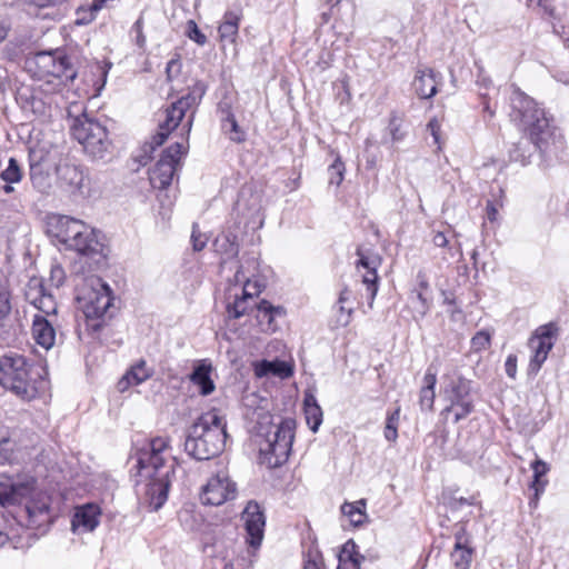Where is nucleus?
I'll return each instance as SVG.
<instances>
[{"instance_id": "obj_7", "label": "nucleus", "mask_w": 569, "mask_h": 569, "mask_svg": "<svg viewBox=\"0 0 569 569\" xmlns=\"http://www.w3.org/2000/svg\"><path fill=\"white\" fill-rule=\"evenodd\" d=\"M71 133L84 151L96 159L104 158L111 146L106 127L87 114L73 120Z\"/></svg>"}, {"instance_id": "obj_15", "label": "nucleus", "mask_w": 569, "mask_h": 569, "mask_svg": "<svg viewBox=\"0 0 569 569\" xmlns=\"http://www.w3.org/2000/svg\"><path fill=\"white\" fill-rule=\"evenodd\" d=\"M241 520L248 535L247 542L257 549L262 542L266 526V516L258 502L251 500L247 503Z\"/></svg>"}, {"instance_id": "obj_62", "label": "nucleus", "mask_w": 569, "mask_h": 569, "mask_svg": "<svg viewBox=\"0 0 569 569\" xmlns=\"http://www.w3.org/2000/svg\"><path fill=\"white\" fill-rule=\"evenodd\" d=\"M10 30V23L7 20H0V43L7 38Z\"/></svg>"}, {"instance_id": "obj_28", "label": "nucleus", "mask_w": 569, "mask_h": 569, "mask_svg": "<svg viewBox=\"0 0 569 569\" xmlns=\"http://www.w3.org/2000/svg\"><path fill=\"white\" fill-rule=\"evenodd\" d=\"M32 336L36 342L44 349H50L54 345L56 331L43 316H34L32 323Z\"/></svg>"}, {"instance_id": "obj_23", "label": "nucleus", "mask_w": 569, "mask_h": 569, "mask_svg": "<svg viewBox=\"0 0 569 569\" xmlns=\"http://www.w3.org/2000/svg\"><path fill=\"white\" fill-rule=\"evenodd\" d=\"M357 254L359 256V260L357 262V267H362L367 269L366 274L362 277V282L367 286V290L369 291V306H372L373 299L378 291V274L377 267L380 263L378 257H367L362 253L361 249L357 250Z\"/></svg>"}, {"instance_id": "obj_20", "label": "nucleus", "mask_w": 569, "mask_h": 569, "mask_svg": "<svg viewBox=\"0 0 569 569\" xmlns=\"http://www.w3.org/2000/svg\"><path fill=\"white\" fill-rule=\"evenodd\" d=\"M26 299L47 316L53 315L57 311V303L52 295L47 293L40 279L33 278L28 282Z\"/></svg>"}, {"instance_id": "obj_2", "label": "nucleus", "mask_w": 569, "mask_h": 569, "mask_svg": "<svg viewBox=\"0 0 569 569\" xmlns=\"http://www.w3.org/2000/svg\"><path fill=\"white\" fill-rule=\"evenodd\" d=\"M227 438L226 418L218 409H211L189 428L184 450L197 460H209L223 451Z\"/></svg>"}, {"instance_id": "obj_14", "label": "nucleus", "mask_w": 569, "mask_h": 569, "mask_svg": "<svg viewBox=\"0 0 569 569\" xmlns=\"http://www.w3.org/2000/svg\"><path fill=\"white\" fill-rule=\"evenodd\" d=\"M237 495L236 483L226 475L211 477L202 489L201 501L209 506H221Z\"/></svg>"}, {"instance_id": "obj_40", "label": "nucleus", "mask_w": 569, "mask_h": 569, "mask_svg": "<svg viewBox=\"0 0 569 569\" xmlns=\"http://www.w3.org/2000/svg\"><path fill=\"white\" fill-rule=\"evenodd\" d=\"M30 179L33 187L41 192H46L51 186L49 174L46 173L39 164H32L30 167Z\"/></svg>"}, {"instance_id": "obj_50", "label": "nucleus", "mask_w": 569, "mask_h": 569, "mask_svg": "<svg viewBox=\"0 0 569 569\" xmlns=\"http://www.w3.org/2000/svg\"><path fill=\"white\" fill-rule=\"evenodd\" d=\"M191 241L194 251H201L206 247L208 241V238L204 234L200 233V231L198 230V226L196 223H193L192 226Z\"/></svg>"}, {"instance_id": "obj_1", "label": "nucleus", "mask_w": 569, "mask_h": 569, "mask_svg": "<svg viewBox=\"0 0 569 569\" xmlns=\"http://www.w3.org/2000/svg\"><path fill=\"white\" fill-rule=\"evenodd\" d=\"M510 119L528 132L533 147L547 152L562 147V136L551 123L543 109L518 88L510 97Z\"/></svg>"}, {"instance_id": "obj_13", "label": "nucleus", "mask_w": 569, "mask_h": 569, "mask_svg": "<svg viewBox=\"0 0 569 569\" xmlns=\"http://www.w3.org/2000/svg\"><path fill=\"white\" fill-rule=\"evenodd\" d=\"M48 232L67 248L77 247L76 238L87 230L88 224L69 216L53 214L48 218Z\"/></svg>"}, {"instance_id": "obj_59", "label": "nucleus", "mask_w": 569, "mask_h": 569, "mask_svg": "<svg viewBox=\"0 0 569 569\" xmlns=\"http://www.w3.org/2000/svg\"><path fill=\"white\" fill-rule=\"evenodd\" d=\"M96 12L97 11H92V4L90 6V9L88 11L87 10H78L77 23L86 24V23L91 22L94 18Z\"/></svg>"}, {"instance_id": "obj_12", "label": "nucleus", "mask_w": 569, "mask_h": 569, "mask_svg": "<svg viewBox=\"0 0 569 569\" xmlns=\"http://www.w3.org/2000/svg\"><path fill=\"white\" fill-rule=\"evenodd\" d=\"M30 476H3L0 479V506L9 507L20 503L30 496L34 488Z\"/></svg>"}, {"instance_id": "obj_57", "label": "nucleus", "mask_w": 569, "mask_h": 569, "mask_svg": "<svg viewBox=\"0 0 569 569\" xmlns=\"http://www.w3.org/2000/svg\"><path fill=\"white\" fill-rule=\"evenodd\" d=\"M440 128L441 126L437 118H432L427 124V129L430 131L433 137V141L437 144L440 143Z\"/></svg>"}, {"instance_id": "obj_27", "label": "nucleus", "mask_w": 569, "mask_h": 569, "mask_svg": "<svg viewBox=\"0 0 569 569\" xmlns=\"http://www.w3.org/2000/svg\"><path fill=\"white\" fill-rule=\"evenodd\" d=\"M212 366L207 360L200 361L190 375V380L198 386L202 396H208L214 391V382L211 379Z\"/></svg>"}, {"instance_id": "obj_35", "label": "nucleus", "mask_w": 569, "mask_h": 569, "mask_svg": "<svg viewBox=\"0 0 569 569\" xmlns=\"http://www.w3.org/2000/svg\"><path fill=\"white\" fill-rule=\"evenodd\" d=\"M256 318L260 325H266L267 329L273 330L272 322L277 316L283 315L281 307H274L267 300L254 303Z\"/></svg>"}, {"instance_id": "obj_39", "label": "nucleus", "mask_w": 569, "mask_h": 569, "mask_svg": "<svg viewBox=\"0 0 569 569\" xmlns=\"http://www.w3.org/2000/svg\"><path fill=\"white\" fill-rule=\"evenodd\" d=\"M222 129L229 134V139L233 142H242L246 139L244 132L240 129L234 116L228 112L227 117L222 120Z\"/></svg>"}, {"instance_id": "obj_61", "label": "nucleus", "mask_w": 569, "mask_h": 569, "mask_svg": "<svg viewBox=\"0 0 569 569\" xmlns=\"http://www.w3.org/2000/svg\"><path fill=\"white\" fill-rule=\"evenodd\" d=\"M432 242L435 246L443 248L448 244V239L443 232L438 231L433 234Z\"/></svg>"}, {"instance_id": "obj_43", "label": "nucleus", "mask_w": 569, "mask_h": 569, "mask_svg": "<svg viewBox=\"0 0 569 569\" xmlns=\"http://www.w3.org/2000/svg\"><path fill=\"white\" fill-rule=\"evenodd\" d=\"M529 147H530V143L527 140H522V141L515 143L512 149L509 151L510 159L512 161L526 164L528 159L531 156Z\"/></svg>"}, {"instance_id": "obj_29", "label": "nucleus", "mask_w": 569, "mask_h": 569, "mask_svg": "<svg viewBox=\"0 0 569 569\" xmlns=\"http://www.w3.org/2000/svg\"><path fill=\"white\" fill-rule=\"evenodd\" d=\"M151 375L152 370L148 368L147 362L141 359L121 378L118 382V388L120 391H124L130 385H140L144 382L151 377Z\"/></svg>"}, {"instance_id": "obj_24", "label": "nucleus", "mask_w": 569, "mask_h": 569, "mask_svg": "<svg viewBox=\"0 0 569 569\" xmlns=\"http://www.w3.org/2000/svg\"><path fill=\"white\" fill-rule=\"evenodd\" d=\"M455 548L451 558L457 569H469L472 558V548L469 537L463 527H460L455 533Z\"/></svg>"}, {"instance_id": "obj_37", "label": "nucleus", "mask_w": 569, "mask_h": 569, "mask_svg": "<svg viewBox=\"0 0 569 569\" xmlns=\"http://www.w3.org/2000/svg\"><path fill=\"white\" fill-rule=\"evenodd\" d=\"M366 500L360 499L356 502H345L341 506V512L343 516L348 517L350 522L358 527L362 525L367 520V513L365 511Z\"/></svg>"}, {"instance_id": "obj_64", "label": "nucleus", "mask_w": 569, "mask_h": 569, "mask_svg": "<svg viewBox=\"0 0 569 569\" xmlns=\"http://www.w3.org/2000/svg\"><path fill=\"white\" fill-rule=\"evenodd\" d=\"M350 295H351V292H350L347 288H345V289L340 292V296H339V300H338V302H339V303H345L347 300H349Z\"/></svg>"}, {"instance_id": "obj_6", "label": "nucleus", "mask_w": 569, "mask_h": 569, "mask_svg": "<svg viewBox=\"0 0 569 569\" xmlns=\"http://www.w3.org/2000/svg\"><path fill=\"white\" fill-rule=\"evenodd\" d=\"M77 299L87 319V327L94 332L99 331L113 300L109 286L100 278H91Z\"/></svg>"}, {"instance_id": "obj_38", "label": "nucleus", "mask_w": 569, "mask_h": 569, "mask_svg": "<svg viewBox=\"0 0 569 569\" xmlns=\"http://www.w3.org/2000/svg\"><path fill=\"white\" fill-rule=\"evenodd\" d=\"M533 470V480L530 488L535 490V499H538L539 495L545 490L547 481H542L540 478L549 470L548 465L541 459H536L531 463Z\"/></svg>"}, {"instance_id": "obj_48", "label": "nucleus", "mask_w": 569, "mask_h": 569, "mask_svg": "<svg viewBox=\"0 0 569 569\" xmlns=\"http://www.w3.org/2000/svg\"><path fill=\"white\" fill-rule=\"evenodd\" d=\"M187 36L189 39L198 43L199 46H203L207 43V37L200 31L197 23L193 20H189L187 22Z\"/></svg>"}, {"instance_id": "obj_4", "label": "nucleus", "mask_w": 569, "mask_h": 569, "mask_svg": "<svg viewBox=\"0 0 569 569\" xmlns=\"http://www.w3.org/2000/svg\"><path fill=\"white\" fill-rule=\"evenodd\" d=\"M33 366L24 356L8 353L0 358V385L24 400L36 398L39 392L38 381L33 377Z\"/></svg>"}, {"instance_id": "obj_46", "label": "nucleus", "mask_w": 569, "mask_h": 569, "mask_svg": "<svg viewBox=\"0 0 569 569\" xmlns=\"http://www.w3.org/2000/svg\"><path fill=\"white\" fill-rule=\"evenodd\" d=\"M345 164L341 161L340 157L337 156L333 162L328 168L329 183L340 186L345 177Z\"/></svg>"}, {"instance_id": "obj_53", "label": "nucleus", "mask_w": 569, "mask_h": 569, "mask_svg": "<svg viewBox=\"0 0 569 569\" xmlns=\"http://www.w3.org/2000/svg\"><path fill=\"white\" fill-rule=\"evenodd\" d=\"M490 336L485 331L478 332L472 339L471 345L475 350H481L489 346Z\"/></svg>"}, {"instance_id": "obj_41", "label": "nucleus", "mask_w": 569, "mask_h": 569, "mask_svg": "<svg viewBox=\"0 0 569 569\" xmlns=\"http://www.w3.org/2000/svg\"><path fill=\"white\" fill-rule=\"evenodd\" d=\"M387 130L391 137L392 143L402 141L406 137V131L403 129V119L396 112L391 113Z\"/></svg>"}, {"instance_id": "obj_55", "label": "nucleus", "mask_w": 569, "mask_h": 569, "mask_svg": "<svg viewBox=\"0 0 569 569\" xmlns=\"http://www.w3.org/2000/svg\"><path fill=\"white\" fill-rule=\"evenodd\" d=\"M50 281L56 287L59 288L64 281V270L60 266H53L50 271Z\"/></svg>"}, {"instance_id": "obj_22", "label": "nucleus", "mask_w": 569, "mask_h": 569, "mask_svg": "<svg viewBox=\"0 0 569 569\" xmlns=\"http://www.w3.org/2000/svg\"><path fill=\"white\" fill-rule=\"evenodd\" d=\"M148 477L150 481L146 485L144 500L152 511L159 510L168 499L171 479Z\"/></svg>"}, {"instance_id": "obj_11", "label": "nucleus", "mask_w": 569, "mask_h": 569, "mask_svg": "<svg viewBox=\"0 0 569 569\" xmlns=\"http://www.w3.org/2000/svg\"><path fill=\"white\" fill-rule=\"evenodd\" d=\"M558 326L555 322H549L539 326L528 341L533 356L529 363V373H537L541 365L546 361L549 351L553 347V339L558 335Z\"/></svg>"}, {"instance_id": "obj_44", "label": "nucleus", "mask_w": 569, "mask_h": 569, "mask_svg": "<svg viewBox=\"0 0 569 569\" xmlns=\"http://www.w3.org/2000/svg\"><path fill=\"white\" fill-rule=\"evenodd\" d=\"M10 292L8 289V279L0 274V321L10 312Z\"/></svg>"}, {"instance_id": "obj_30", "label": "nucleus", "mask_w": 569, "mask_h": 569, "mask_svg": "<svg viewBox=\"0 0 569 569\" xmlns=\"http://www.w3.org/2000/svg\"><path fill=\"white\" fill-rule=\"evenodd\" d=\"M437 383L436 372L427 370L423 377V386L420 389L419 403L422 410L431 411L433 409L436 392L435 387Z\"/></svg>"}, {"instance_id": "obj_60", "label": "nucleus", "mask_w": 569, "mask_h": 569, "mask_svg": "<svg viewBox=\"0 0 569 569\" xmlns=\"http://www.w3.org/2000/svg\"><path fill=\"white\" fill-rule=\"evenodd\" d=\"M415 290L425 291L426 293L430 291L429 282L423 271L417 273V288Z\"/></svg>"}, {"instance_id": "obj_63", "label": "nucleus", "mask_w": 569, "mask_h": 569, "mask_svg": "<svg viewBox=\"0 0 569 569\" xmlns=\"http://www.w3.org/2000/svg\"><path fill=\"white\" fill-rule=\"evenodd\" d=\"M243 559H236L227 562L223 569H248L243 567Z\"/></svg>"}, {"instance_id": "obj_33", "label": "nucleus", "mask_w": 569, "mask_h": 569, "mask_svg": "<svg viewBox=\"0 0 569 569\" xmlns=\"http://www.w3.org/2000/svg\"><path fill=\"white\" fill-rule=\"evenodd\" d=\"M240 20V13L234 11H227L223 14V20L218 28L220 39L234 42L238 36Z\"/></svg>"}, {"instance_id": "obj_45", "label": "nucleus", "mask_w": 569, "mask_h": 569, "mask_svg": "<svg viewBox=\"0 0 569 569\" xmlns=\"http://www.w3.org/2000/svg\"><path fill=\"white\" fill-rule=\"evenodd\" d=\"M236 237L224 236L221 240L217 239L216 244L227 259L234 258L239 253V246L234 241Z\"/></svg>"}, {"instance_id": "obj_34", "label": "nucleus", "mask_w": 569, "mask_h": 569, "mask_svg": "<svg viewBox=\"0 0 569 569\" xmlns=\"http://www.w3.org/2000/svg\"><path fill=\"white\" fill-rule=\"evenodd\" d=\"M303 403L307 423L316 432L322 422V409L312 393H306Z\"/></svg>"}, {"instance_id": "obj_5", "label": "nucleus", "mask_w": 569, "mask_h": 569, "mask_svg": "<svg viewBox=\"0 0 569 569\" xmlns=\"http://www.w3.org/2000/svg\"><path fill=\"white\" fill-rule=\"evenodd\" d=\"M204 92V84L198 82L186 96L181 97L179 100L173 102L166 110V120L159 124V130L153 136L152 142L146 143L143 147L144 154L141 156V159L139 160L141 164H147V162L151 158L147 153L152 152L156 149V147L161 146L167 140L170 132L179 126L186 112L200 103Z\"/></svg>"}, {"instance_id": "obj_17", "label": "nucleus", "mask_w": 569, "mask_h": 569, "mask_svg": "<svg viewBox=\"0 0 569 569\" xmlns=\"http://www.w3.org/2000/svg\"><path fill=\"white\" fill-rule=\"evenodd\" d=\"M137 467L140 476L170 479L174 473L173 465H167L162 453L138 451Z\"/></svg>"}, {"instance_id": "obj_3", "label": "nucleus", "mask_w": 569, "mask_h": 569, "mask_svg": "<svg viewBox=\"0 0 569 569\" xmlns=\"http://www.w3.org/2000/svg\"><path fill=\"white\" fill-rule=\"evenodd\" d=\"M271 420L270 415H263L258 421V446L261 462L268 468H277L288 460L296 422L293 419H283L280 423L273 425Z\"/></svg>"}, {"instance_id": "obj_9", "label": "nucleus", "mask_w": 569, "mask_h": 569, "mask_svg": "<svg viewBox=\"0 0 569 569\" xmlns=\"http://www.w3.org/2000/svg\"><path fill=\"white\" fill-rule=\"evenodd\" d=\"M188 150V140L177 141L168 147L156 166L149 172V180L153 188H168L180 166V160Z\"/></svg>"}, {"instance_id": "obj_25", "label": "nucleus", "mask_w": 569, "mask_h": 569, "mask_svg": "<svg viewBox=\"0 0 569 569\" xmlns=\"http://www.w3.org/2000/svg\"><path fill=\"white\" fill-rule=\"evenodd\" d=\"M437 73L432 69L419 70L413 79L412 87L421 99H429L437 93Z\"/></svg>"}, {"instance_id": "obj_49", "label": "nucleus", "mask_w": 569, "mask_h": 569, "mask_svg": "<svg viewBox=\"0 0 569 569\" xmlns=\"http://www.w3.org/2000/svg\"><path fill=\"white\" fill-rule=\"evenodd\" d=\"M303 569H325L322 557L317 550L308 552Z\"/></svg>"}, {"instance_id": "obj_56", "label": "nucleus", "mask_w": 569, "mask_h": 569, "mask_svg": "<svg viewBox=\"0 0 569 569\" xmlns=\"http://www.w3.org/2000/svg\"><path fill=\"white\" fill-rule=\"evenodd\" d=\"M12 449L10 447V441L8 439H3L0 441V466L9 462L11 460Z\"/></svg>"}, {"instance_id": "obj_31", "label": "nucleus", "mask_w": 569, "mask_h": 569, "mask_svg": "<svg viewBox=\"0 0 569 569\" xmlns=\"http://www.w3.org/2000/svg\"><path fill=\"white\" fill-rule=\"evenodd\" d=\"M254 371L258 377L272 375L280 378H288L292 375L291 367L286 361L280 360H262L256 365Z\"/></svg>"}, {"instance_id": "obj_52", "label": "nucleus", "mask_w": 569, "mask_h": 569, "mask_svg": "<svg viewBox=\"0 0 569 569\" xmlns=\"http://www.w3.org/2000/svg\"><path fill=\"white\" fill-rule=\"evenodd\" d=\"M503 203L500 199L488 200L486 206L487 219L490 222H495L498 219L499 209L502 208Z\"/></svg>"}, {"instance_id": "obj_58", "label": "nucleus", "mask_w": 569, "mask_h": 569, "mask_svg": "<svg viewBox=\"0 0 569 569\" xmlns=\"http://www.w3.org/2000/svg\"><path fill=\"white\" fill-rule=\"evenodd\" d=\"M505 368L507 376L515 379L517 373V357L515 355L508 356Z\"/></svg>"}, {"instance_id": "obj_21", "label": "nucleus", "mask_w": 569, "mask_h": 569, "mask_svg": "<svg viewBox=\"0 0 569 569\" xmlns=\"http://www.w3.org/2000/svg\"><path fill=\"white\" fill-rule=\"evenodd\" d=\"M100 508L94 503L77 507L71 520L73 532H91L99 525Z\"/></svg>"}, {"instance_id": "obj_32", "label": "nucleus", "mask_w": 569, "mask_h": 569, "mask_svg": "<svg viewBox=\"0 0 569 569\" xmlns=\"http://www.w3.org/2000/svg\"><path fill=\"white\" fill-rule=\"evenodd\" d=\"M357 545L353 540H348L338 556L339 565L337 569H360L363 557L356 550Z\"/></svg>"}, {"instance_id": "obj_19", "label": "nucleus", "mask_w": 569, "mask_h": 569, "mask_svg": "<svg viewBox=\"0 0 569 569\" xmlns=\"http://www.w3.org/2000/svg\"><path fill=\"white\" fill-rule=\"evenodd\" d=\"M234 278L237 282H244L242 288V296L238 297L236 295V299L233 302H228L227 305V313L229 318L239 319L244 315H249L251 311L256 310L254 303H251L253 300V293L249 291V287L251 286L250 279L246 278L242 272V267H240Z\"/></svg>"}, {"instance_id": "obj_47", "label": "nucleus", "mask_w": 569, "mask_h": 569, "mask_svg": "<svg viewBox=\"0 0 569 569\" xmlns=\"http://www.w3.org/2000/svg\"><path fill=\"white\" fill-rule=\"evenodd\" d=\"M400 410H395L388 416L385 427V438L388 441H396L398 438V422H399Z\"/></svg>"}, {"instance_id": "obj_26", "label": "nucleus", "mask_w": 569, "mask_h": 569, "mask_svg": "<svg viewBox=\"0 0 569 569\" xmlns=\"http://www.w3.org/2000/svg\"><path fill=\"white\" fill-rule=\"evenodd\" d=\"M76 241L78 246L69 247V249H72L82 256L94 257L97 254H101L103 251V244L98 239L96 231L89 226L86 231L81 232L79 238H76Z\"/></svg>"}, {"instance_id": "obj_8", "label": "nucleus", "mask_w": 569, "mask_h": 569, "mask_svg": "<svg viewBox=\"0 0 569 569\" xmlns=\"http://www.w3.org/2000/svg\"><path fill=\"white\" fill-rule=\"evenodd\" d=\"M471 391V380L460 375H452L447 378L443 395L450 405L445 408L443 412L455 411V422L467 418L473 412L475 405Z\"/></svg>"}, {"instance_id": "obj_54", "label": "nucleus", "mask_w": 569, "mask_h": 569, "mask_svg": "<svg viewBox=\"0 0 569 569\" xmlns=\"http://www.w3.org/2000/svg\"><path fill=\"white\" fill-rule=\"evenodd\" d=\"M180 71H181L180 60L177 58L169 60L167 63V68H166L167 80L171 81L172 79L178 77Z\"/></svg>"}, {"instance_id": "obj_10", "label": "nucleus", "mask_w": 569, "mask_h": 569, "mask_svg": "<svg viewBox=\"0 0 569 569\" xmlns=\"http://www.w3.org/2000/svg\"><path fill=\"white\" fill-rule=\"evenodd\" d=\"M30 70H34V76L39 79L54 77L66 80H73L76 72L69 62V59L60 52L42 51L28 60Z\"/></svg>"}, {"instance_id": "obj_51", "label": "nucleus", "mask_w": 569, "mask_h": 569, "mask_svg": "<svg viewBox=\"0 0 569 569\" xmlns=\"http://www.w3.org/2000/svg\"><path fill=\"white\" fill-rule=\"evenodd\" d=\"M167 448H168V441L166 439L154 438L148 443V446L146 448H142L139 451L162 453Z\"/></svg>"}, {"instance_id": "obj_36", "label": "nucleus", "mask_w": 569, "mask_h": 569, "mask_svg": "<svg viewBox=\"0 0 569 569\" xmlns=\"http://www.w3.org/2000/svg\"><path fill=\"white\" fill-rule=\"evenodd\" d=\"M0 179L6 182L2 187L3 192L7 194L12 193L14 191L13 184L22 179V171L14 158L9 159L8 167L0 173Z\"/></svg>"}, {"instance_id": "obj_42", "label": "nucleus", "mask_w": 569, "mask_h": 569, "mask_svg": "<svg viewBox=\"0 0 569 569\" xmlns=\"http://www.w3.org/2000/svg\"><path fill=\"white\" fill-rule=\"evenodd\" d=\"M411 303L413 310L420 316L423 317L428 312L431 303V298L429 293L425 291H412Z\"/></svg>"}, {"instance_id": "obj_18", "label": "nucleus", "mask_w": 569, "mask_h": 569, "mask_svg": "<svg viewBox=\"0 0 569 569\" xmlns=\"http://www.w3.org/2000/svg\"><path fill=\"white\" fill-rule=\"evenodd\" d=\"M58 182L61 188L70 193H84L87 176L81 166L62 162L57 167Z\"/></svg>"}, {"instance_id": "obj_16", "label": "nucleus", "mask_w": 569, "mask_h": 569, "mask_svg": "<svg viewBox=\"0 0 569 569\" xmlns=\"http://www.w3.org/2000/svg\"><path fill=\"white\" fill-rule=\"evenodd\" d=\"M24 511L27 515L26 526L28 529L34 530V535H44L52 522L48 500H32L26 506Z\"/></svg>"}]
</instances>
